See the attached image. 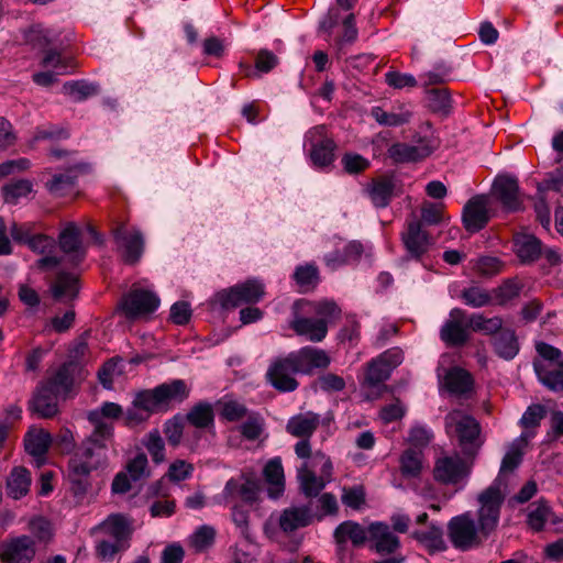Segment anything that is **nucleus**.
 <instances>
[{"label":"nucleus","instance_id":"f257e3e1","mask_svg":"<svg viewBox=\"0 0 563 563\" xmlns=\"http://www.w3.org/2000/svg\"><path fill=\"white\" fill-rule=\"evenodd\" d=\"M123 408L111 401L103 402L88 413L93 431L76 449L68 462V477L73 484L85 490L92 472L103 471L109 465V444L113 439L114 427L106 419H119Z\"/></svg>","mask_w":563,"mask_h":563},{"label":"nucleus","instance_id":"f03ea898","mask_svg":"<svg viewBox=\"0 0 563 563\" xmlns=\"http://www.w3.org/2000/svg\"><path fill=\"white\" fill-rule=\"evenodd\" d=\"M536 351L533 368L539 382L552 391H563L562 352L545 342H537Z\"/></svg>","mask_w":563,"mask_h":563},{"label":"nucleus","instance_id":"7ed1b4c3","mask_svg":"<svg viewBox=\"0 0 563 563\" xmlns=\"http://www.w3.org/2000/svg\"><path fill=\"white\" fill-rule=\"evenodd\" d=\"M445 430L455 439L465 456H474L482 445L477 420L462 410H453L445 417Z\"/></svg>","mask_w":563,"mask_h":563},{"label":"nucleus","instance_id":"20e7f679","mask_svg":"<svg viewBox=\"0 0 563 563\" xmlns=\"http://www.w3.org/2000/svg\"><path fill=\"white\" fill-rule=\"evenodd\" d=\"M460 454L444 455L437 459L433 477L443 485L452 486L455 492L463 490L470 479L473 462Z\"/></svg>","mask_w":563,"mask_h":563},{"label":"nucleus","instance_id":"39448f33","mask_svg":"<svg viewBox=\"0 0 563 563\" xmlns=\"http://www.w3.org/2000/svg\"><path fill=\"white\" fill-rule=\"evenodd\" d=\"M332 463L322 452H316L311 463L303 462L298 468L301 492L307 497H316L331 481Z\"/></svg>","mask_w":563,"mask_h":563},{"label":"nucleus","instance_id":"423d86ee","mask_svg":"<svg viewBox=\"0 0 563 563\" xmlns=\"http://www.w3.org/2000/svg\"><path fill=\"white\" fill-rule=\"evenodd\" d=\"M506 487L501 486V478H496L478 496L479 509L477 521L479 531L484 537L493 532L499 522L500 508L505 499Z\"/></svg>","mask_w":563,"mask_h":563},{"label":"nucleus","instance_id":"0eeeda50","mask_svg":"<svg viewBox=\"0 0 563 563\" xmlns=\"http://www.w3.org/2000/svg\"><path fill=\"white\" fill-rule=\"evenodd\" d=\"M159 303V297L152 288L135 283L130 290L122 296L119 302V310L126 319L135 320L156 311Z\"/></svg>","mask_w":563,"mask_h":563},{"label":"nucleus","instance_id":"6e6552de","mask_svg":"<svg viewBox=\"0 0 563 563\" xmlns=\"http://www.w3.org/2000/svg\"><path fill=\"white\" fill-rule=\"evenodd\" d=\"M112 236L124 263L133 265L140 262L144 253V236L136 227L119 222L112 229Z\"/></svg>","mask_w":563,"mask_h":563},{"label":"nucleus","instance_id":"1a4fd4ad","mask_svg":"<svg viewBox=\"0 0 563 563\" xmlns=\"http://www.w3.org/2000/svg\"><path fill=\"white\" fill-rule=\"evenodd\" d=\"M264 296V285L258 279H247L229 289L217 292L212 299L214 305L223 309L233 308L243 303H254Z\"/></svg>","mask_w":563,"mask_h":563},{"label":"nucleus","instance_id":"9d476101","mask_svg":"<svg viewBox=\"0 0 563 563\" xmlns=\"http://www.w3.org/2000/svg\"><path fill=\"white\" fill-rule=\"evenodd\" d=\"M303 148L317 168L327 167L334 161L335 144L328 137L324 125L313 126L306 133Z\"/></svg>","mask_w":563,"mask_h":563},{"label":"nucleus","instance_id":"9b49d317","mask_svg":"<svg viewBox=\"0 0 563 563\" xmlns=\"http://www.w3.org/2000/svg\"><path fill=\"white\" fill-rule=\"evenodd\" d=\"M406 256L410 260L422 261L434 245L433 238L422 228V223L416 219H409L400 234Z\"/></svg>","mask_w":563,"mask_h":563},{"label":"nucleus","instance_id":"f8f14e48","mask_svg":"<svg viewBox=\"0 0 563 563\" xmlns=\"http://www.w3.org/2000/svg\"><path fill=\"white\" fill-rule=\"evenodd\" d=\"M477 528L470 512L453 517L448 523V534L455 549L467 551L481 543Z\"/></svg>","mask_w":563,"mask_h":563},{"label":"nucleus","instance_id":"ddd939ff","mask_svg":"<svg viewBox=\"0 0 563 563\" xmlns=\"http://www.w3.org/2000/svg\"><path fill=\"white\" fill-rule=\"evenodd\" d=\"M58 246L63 252V261H66L73 267H77L84 262L87 255V245L81 238V229L75 222H67L58 234Z\"/></svg>","mask_w":563,"mask_h":563},{"label":"nucleus","instance_id":"4468645a","mask_svg":"<svg viewBox=\"0 0 563 563\" xmlns=\"http://www.w3.org/2000/svg\"><path fill=\"white\" fill-rule=\"evenodd\" d=\"M298 372L289 355L277 356L273 358L266 372L267 382L280 393H290L298 388L299 383L296 379Z\"/></svg>","mask_w":563,"mask_h":563},{"label":"nucleus","instance_id":"2eb2a0df","mask_svg":"<svg viewBox=\"0 0 563 563\" xmlns=\"http://www.w3.org/2000/svg\"><path fill=\"white\" fill-rule=\"evenodd\" d=\"M404 352L391 347L368 363L365 382L368 386H377L387 380L391 372L402 363Z\"/></svg>","mask_w":563,"mask_h":563},{"label":"nucleus","instance_id":"dca6fc26","mask_svg":"<svg viewBox=\"0 0 563 563\" xmlns=\"http://www.w3.org/2000/svg\"><path fill=\"white\" fill-rule=\"evenodd\" d=\"M468 316L460 308H453L449 319L440 329V338L448 345L460 346L470 339Z\"/></svg>","mask_w":563,"mask_h":563},{"label":"nucleus","instance_id":"f3484780","mask_svg":"<svg viewBox=\"0 0 563 563\" xmlns=\"http://www.w3.org/2000/svg\"><path fill=\"white\" fill-rule=\"evenodd\" d=\"M492 195L508 212L518 211L522 207L518 179L514 176H497L493 184Z\"/></svg>","mask_w":563,"mask_h":563},{"label":"nucleus","instance_id":"a211bd4d","mask_svg":"<svg viewBox=\"0 0 563 563\" xmlns=\"http://www.w3.org/2000/svg\"><path fill=\"white\" fill-rule=\"evenodd\" d=\"M35 553V542L29 536L11 538L0 547V558L3 563H31Z\"/></svg>","mask_w":563,"mask_h":563},{"label":"nucleus","instance_id":"6ab92c4d","mask_svg":"<svg viewBox=\"0 0 563 563\" xmlns=\"http://www.w3.org/2000/svg\"><path fill=\"white\" fill-rule=\"evenodd\" d=\"M490 219L489 199L484 195L472 197L463 208L462 220L466 231H481Z\"/></svg>","mask_w":563,"mask_h":563},{"label":"nucleus","instance_id":"aec40b11","mask_svg":"<svg viewBox=\"0 0 563 563\" xmlns=\"http://www.w3.org/2000/svg\"><path fill=\"white\" fill-rule=\"evenodd\" d=\"M289 355L295 365V369L298 374L302 375H309L314 369L325 368L330 364V357L327 352L309 345L292 351Z\"/></svg>","mask_w":563,"mask_h":563},{"label":"nucleus","instance_id":"412c9836","mask_svg":"<svg viewBox=\"0 0 563 563\" xmlns=\"http://www.w3.org/2000/svg\"><path fill=\"white\" fill-rule=\"evenodd\" d=\"M534 431H522L521 434L507 446L498 476L496 477L501 478L503 487L507 488V473L514 472L521 464L525 450L528 446L529 441L534 438Z\"/></svg>","mask_w":563,"mask_h":563},{"label":"nucleus","instance_id":"4be33fe9","mask_svg":"<svg viewBox=\"0 0 563 563\" xmlns=\"http://www.w3.org/2000/svg\"><path fill=\"white\" fill-rule=\"evenodd\" d=\"M27 246L43 256L35 262L40 271H53L60 266L62 258L54 255L56 251V241L46 234H35Z\"/></svg>","mask_w":563,"mask_h":563},{"label":"nucleus","instance_id":"5701e85b","mask_svg":"<svg viewBox=\"0 0 563 563\" xmlns=\"http://www.w3.org/2000/svg\"><path fill=\"white\" fill-rule=\"evenodd\" d=\"M92 532H100L103 537L130 544L132 529L129 519L121 514L108 516L101 523L92 529Z\"/></svg>","mask_w":563,"mask_h":563},{"label":"nucleus","instance_id":"b1692460","mask_svg":"<svg viewBox=\"0 0 563 563\" xmlns=\"http://www.w3.org/2000/svg\"><path fill=\"white\" fill-rule=\"evenodd\" d=\"M374 550L379 554H394L400 547L399 538L384 522H373L368 527Z\"/></svg>","mask_w":563,"mask_h":563},{"label":"nucleus","instance_id":"393cba45","mask_svg":"<svg viewBox=\"0 0 563 563\" xmlns=\"http://www.w3.org/2000/svg\"><path fill=\"white\" fill-rule=\"evenodd\" d=\"M58 395L42 383L33 395L30 409L40 418H52L58 412Z\"/></svg>","mask_w":563,"mask_h":563},{"label":"nucleus","instance_id":"a878e982","mask_svg":"<svg viewBox=\"0 0 563 563\" xmlns=\"http://www.w3.org/2000/svg\"><path fill=\"white\" fill-rule=\"evenodd\" d=\"M563 522V518L555 515L547 500L540 499L528 508L527 523L536 532L544 529L547 523L556 526Z\"/></svg>","mask_w":563,"mask_h":563},{"label":"nucleus","instance_id":"bb28decb","mask_svg":"<svg viewBox=\"0 0 563 563\" xmlns=\"http://www.w3.org/2000/svg\"><path fill=\"white\" fill-rule=\"evenodd\" d=\"M295 312V317L290 322L291 329L301 336H306L311 342H321L327 333L328 325L324 319H313L308 317L298 316Z\"/></svg>","mask_w":563,"mask_h":563},{"label":"nucleus","instance_id":"cd10ccee","mask_svg":"<svg viewBox=\"0 0 563 563\" xmlns=\"http://www.w3.org/2000/svg\"><path fill=\"white\" fill-rule=\"evenodd\" d=\"M431 154V147L424 143H395L388 148L389 157L398 164L416 163Z\"/></svg>","mask_w":563,"mask_h":563},{"label":"nucleus","instance_id":"c85d7f7f","mask_svg":"<svg viewBox=\"0 0 563 563\" xmlns=\"http://www.w3.org/2000/svg\"><path fill=\"white\" fill-rule=\"evenodd\" d=\"M321 422L320 416L312 411L298 413L290 417L286 424V431L298 439L311 438Z\"/></svg>","mask_w":563,"mask_h":563},{"label":"nucleus","instance_id":"c756f323","mask_svg":"<svg viewBox=\"0 0 563 563\" xmlns=\"http://www.w3.org/2000/svg\"><path fill=\"white\" fill-rule=\"evenodd\" d=\"M258 486L255 479L240 476L231 478L227 482L223 496L225 499L240 498L243 501L252 503L256 499Z\"/></svg>","mask_w":563,"mask_h":563},{"label":"nucleus","instance_id":"7c9ffc66","mask_svg":"<svg viewBox=\"0 0 563 563\" xmlns=\"http://www.w3.org/2000/svg\"><path fill=\"white\" fill-rule=\"evenodd\" d=\"M54 299L63 302L74 300L79 291L78 276L75 273L58 272L51 286Z\"/></svg>","mask_w":563,"mask_h":563},{"label":"nucleus","instance_id":"2f4dec72","mask_svg":"<svg viewBox=\"0 0 563 563\" xmlns=\"http://www.w3.org/2000/svg\"><path fill=\"white\" fill-rule=\"evenodd\" d=\"M311 505L285 509L279 519L282 530L292 532L298 528L310 525L313 520Z\"/></svg>","mask_w":563,"mask_h":563},{"label":"nucleus","instance_id":"473e14b6","mask_svg":"<svg viewBox=\"0 0 563 563\" xmlns=\"http://www.w3.org/2000/svg\"><path fill=\"white\" fill-rule=\"evenodd\" d=\"M292 308L295 312H313L319 316L318 319H324L327 323L333 319L339 318L341 313V309L336 302L329 299H323L320 301L297 300Z\"/></svg>","mask_w":563,"mask_h":563},{"label":"nucleus","instance_id":"72a5a7b5","mask_svg":"<svg viewBox=\"0 0 563 563\" xmlns=\"http://www.w3.org/2000/svg\"><path fill=\"white\" fill-rule=\"evenodd\" d=\"M51 443V434L43 429H32L24 438L25 450L36 460L37 465L45 460Z\"/></svg>","mask_w":563,"mask_h":563},{"label":"nucleus","instance_id":"f704fd0d","mask_svg":"<svg viewBox=\"0 0 563 563\" xmlns=\"http://www.w3.org/2000/svg\"><path fill=\"white\" fill-rule=\"evenodd\" d=\"M514 251L521 263L536 262L542 253L541 241L531 234H517L514 240Z\"/></svg>","mask_w":563,"mask_h":563},{"label":"nucleus","instance_id":"c9c22d12","mask_svg":"<svg viewBox=\"0 0 563 563\" xmlns=\"http://www.w3.org/2000/svg\"><path fill=\"white\" fill-rule=\"evenodd\" d=\"M32 478L31 473L23 466H15L7 477V495L13 499H21L30 492Z\"/></svg>","mask_w":563,"mask_h":563},{"label":"nucleus","instance_id":"e433bc0d","mask_svg":"<svg viewBox=\"0 0 563 563\" xmlns=\"http://www.w3.org/2000/svg\"><path fill=\"white\" fill-rule=\"evenodd\" d=\"M265 481L269 485L267 492L273 499L282 496L285 489L284 468L279 457L269 460L263 470Z\"/></svg>","mask_w":563,"mask_h":563},{"label":"nucleus","instance_id":"4c0bfd02","mask_svg":"<svg viewBox=\"0 0 563 563\" xmlns=\"http://www.w3.org/2000/svg\"><path fill=\"white\" fill-rule=\"evenodd\" d=\"M77 368L78 365L75 362H67L43 383L58 395H67L74 384V375Z\"/></svg>","mask_w":563,"mask_h":563},{"label":"nucleus","instance_id":"58836bf2","mask_svg":"<svg viewBox=\"0 0 563 563\" xmlns=\"http://www.w3.org/2000/svg\"><path fill=\"white\" fill-rule=\"evenodd\" d=\"M395 183L391 178L373 180L366 188V192L375 208H386L394 195Z\"/></svg>","mask_w":563,"mask_h":563},{"label":"nucleus","instance_id":"ea45409f","mask_svg":"<svg viewBox=\"0 0 563 563\" xmlns=\"http://www.w3.org/2000/svg\"><path fill=\"white\" fill-rule=\"evenodd\" d=\"M494 351L496 354L506 360H512L519 353V343L514 330H500L494 338Z\"/></svg>","mask_w":563,"mask_h":563},{"label":"nucleus","instance_id":"a19ab883","mask_svg":"<svg viewBox=\"0 0 563 563\" xmlns=\"http://www.w3.org/2000/svg\"><path fill=\"white\" fill-rule=\"evenodd\" d=\"M158 401L162 405L176 401L181 402L189 396V389L183 379H174L155 387Z\"/></svg>","mask_w":563,"mask_h":563},{"label":"nucleus","instance_id":"79ce46f5","mask_svg":"<svg viewBox=\"0 0 563 563\" xmlns=\"http://www.w3.org/2000/svg\"><path fill=\"white\" fill-rule=\"evenodd\" d=\"M1 191L5 203L18 205L31 196L33 183L29 179H14L5 184Z\"/></svg>","mask_w":563,"mask_h":563},{"label":"nucleus","instance_id":"37998d69","mask_svg":"<svg viewBox=\"0 0 563 563\" xmlns=\"http://www.w3.org/2000/svg\"><path fill=\"white\" fill-rule=\"evenodd\" d=\"M365 529L357 522L344 521L334 530V539L338 544L351 541L355 547L362 545L366 540Z\"/></svg>","mask_w":563,"mask_h":563},{"label":"nucleus","instance_id":"c03bdc74","mask_svg":"<svg viewBox=\"0 0 563 563\" xmlns=\"http://www.w3.org/2000/svg\"><path fill=\"white\" fill-rule=\"evenodd\" d=\"M444 385L451 394L463 395L472 389L473 379L465 369L453 367L446 373Z\"/></svg>","mask_w":563,"mask_h":563},{"label":"nucleus","instance_id":"a18cd8bd","mask_svg":"<svg viewBox=\"0 0 563 563\" xmlns=\"http://www.w3.org/2000/svg\"><path fill=\"white\" fill-rule=\"evenodd\" d=\"M412 537L424 545L431 553L441 552L446 549L441 527L431 526L426 530H416Z\"/></svg>","mask_w":563,"mask_h":563},{"label":"nucleus","instance_id":"49530a36","mask_svg":"<svg viewBox=\"0 0 563 563\" xmlns=\"http://www.w3.org/2000/svg\"><path fill=\"white\" fill-rule=\"evenodd\" d=\"M423 470V453L420 450L407 449L400 456V471L406 478H417Z\"/></svg>","mask_w":563,"mask_h":563},{"label":"nucleus","instance_id":"de8ad7c7","mask_svg":"<svg viewBox=\"0 0 563 563\" xmlns=\"http://www.w3.org/2000/svg\"><path fill=\"white\" fill-rule=\"evenodd\" d=\"M46 188L55 197L74 195L76 191V176L71 172L56 174L46 183Z\"/></svg>","mask_w":563,"mask_h":563},{"label":"nucleus","instance_id":"09e8293b","mask_svg":"<svg viewBox=\"0 0 563 563\" xmlns=\"http://www.w3.org/2000/svg\"><path fill=\"white\" fill-rule=\"evenodd\" d=\"M213 409L208 402H200L194 406L187 413V420L196 428L213 427Z\"/></svg>","mask_w":563,"mask_h":563},{"label":"nucleus","instance_id":"8fccbe9b","mask_svg":"<svg viewBox=\"0 0 563 563\" xmlns=\"http://www.w3.org/2000/svg\"><path fill=\"white\" fill-rule=\"evenodd\" d=\"M468 325L475 332L494 334L501 330L503 320L499 317L485 318L482 313H473L468 316Z\"/></svg>","mask_w":563,"mask_h":563},{"label":"nucleus","instance_id":"3c124183","mask_svg":"<svg viewBox=\"0 0 563 563\" xmlns=\"http://www.w3.org/2000/svg\"><path fill=\"white\" fill-rule=\"evenodd\" d=\"M294 279L303 291L314 288L319 283L318 267L314 264L299 265L294 272Z\"/></svg>","mask_w":563,"mask_h":563},{"label":"nucleus","instance_id":"603ef678","mask_svg":"<svg viewBox=\"0 0 563 563\" xmlns=\"http://www.w3.org/2000/svg\"><path fill=\"white\" fill-rule=\"evenodd\" d=\"M371 114L378 124L385 126L402 125L409 121L411 115L409 111L387 112L382 107H373Z\"/></svg>","mask_w":563,"mask_h":563},{"label":"nucleus","instance_id":"864d4df0","mask_svg":"<svg viewBox=\"0 0 563 563\" xmlns=\"http://www.w3.org/2000/svg\"><path fill=\"white\" fill-rule=\"evenodd\" d=\"M216 530L207 525L197 528L188 538V543L196 552H202L214 542Z\"/></svg>","mask_w":563,"mask_h":563},{"label":"nucleus","instance_id":"5fc2aeb1","mask_svg":"<svg viewBox=\"0 0 563 563\" xmlns=\"http://www.w3.org/2000/svg\"><path fill=\"white\" fill-rule=\"evenodd\" d=\"M64 93L75 101H82L98 92V86L85 80L67 81L63 85Z\"/></svg>","mask_w":563,"mask_h":563},{"label":"nucleus","instance_id":"6e6d98bb","mask_svg":"<svg viewBox=\"0 0 563 563\" xmlns=\"http://www.w3.org/2000/svg\"><path fill=\"white\" fill-rule=\"evenodd\" d=\"M130 544H124L119 541L102 537L96 541V553L99 559L104 562L112 561L114 556L125 551Z\"/></svg>","mask_w":563,"mask_h":563},{"label":"nucleus","instance_id":"4d7b16f0","mask_svg":"<svg viewBox=\"0 0 563 563\" xmlns=\"http://www.w3.org/2000/svg\"><path fill=\"white\" fill-rule=\"evenodd\" d=\"M461 298L465 305L481 308L490 303L493 296L481 286H471L462 290Z\"/></svg>","mask_w":563,"mask_h":563},{"label":"nucleus","instance_id":"13d9d810","mask_svg":"<svg viewBox=\"0 0 563 563\" xmlns=\"http://www.w3.org/2000/svg\"><path fill=\"white\" fill-rule=\"evenodd\" d=\"M373 246L369 243L363 244L360 241H350L343 246V261L346 265L357 263L362 256L371 257Z\"/></svg>","mask_w":563,"mask_h":563},{"label":"nucleus","instance_id":"bf43d9fd","mask_svg":"<svg viewBox=\"0 0 563 563\" xmlns=\"http://www.w3.org/2000/svg\"><path fill=\"white\" fill-rule=\"evenodd\" d=\"M145 448L154 463L159 464L165 460V443L157 430L151 431L145 441Z\"/></svg>","mask_w":563,"mask_h":563},{"label":"nucleus","instance_id":"052dcab7","mask_svg":"<svg viewBox=\"0 0 563 563\" xmlns=\"http://www.w3.org/2000/svg\"><path fill=\"white\" fill-rule=\"evenodd\" d=\"M504 263L495 256H481L474 263L475 272L485 277L494 276L501 272Z\"/></svg>","mask_w":563,"mask_h":563},{"label":"nucleus","instance_id":"680f3d73","mask_svg":"<svg viewBox=\"0 0 563 563\" xmlns=\"http://www.w3.org/2000/svg\"><path fill=\"white\" fill-rule=\"evenodd\" d=\"M133 402L136 407L145 411L148 416H151L161 406L155 388L139 391L135 395Z\"/></svg>","mask_w":563,"mask_h":563},{"label":"nucleus","instance_id":"e2e57ef3","mask_svg":"<svg viewBox=\"0 0 563 563\" xmlns=\"http://www.w3.org/2000/svg\"><path fill=\"white\" fill-rule=\"evenodd\" d=\"M519 294V284L514 279H508L494 290V298L498 305H505L518 297Z\"/></svg>","mask_w":563,"mask_h":563},{"label":"nucleus","instance_id":"0e129e2a","mask_svg":"<svg viewBox=\"0 0 563 563\" xmlns=\"http://www.w3.org/2000/svg\"><path fill=\"white\" fill-rule=\"evenodd\" d=\"M545 415L544 407L541 405H531L527 408L520 419V426L525 428L523 431H534Z\"/></svg>","mask_w":563,"mask_h":563},{"label":"nucleus","instance_id":"69168bd1","mask_svg":"<svg viewBox=\"0 0 563 563\" xmlns=\"http://www.w3.org/2000/svg\"><path fill=\"white\" fill-rule=\"evenodd\" d=\"M343 505L352 509H360L365 504V489L361 485L344 487L341 496Z\"/></svg>","mask_w":563,"mask_h":563},{"label":"nucleus","instance_id":"338daca9","mask_svg":"<svg viewBox=\"0 0 563 563\" xmlns=\"http://www.w3.org/2000/svg\"><path fill=\"white\" fill-rule=\"evenodd\" d=\"M338 510V501L333 494L324 493L316 501L313 519L321 520L324 516L333 515Z\"/></svg>","mask_w":563,"mask_h":563},{"label":"nucleus","instance_id":"774afa93","mask_svg":"<svg viewBox=\"0 0 563 563\" xmlns=\"http://www.w3.org/2000/svg\"><path fill=\"white\" fill-rule=\"evenodd\" d=\"M263 420L258 415H250L239 427V430L245 439L254 441L260 438L263 431Z\"/></svg>","mask_w":563,"mask_h":563}]
</instances>
